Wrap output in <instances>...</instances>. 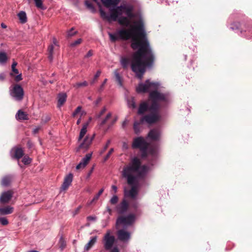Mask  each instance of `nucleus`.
I'll use <instances>...</instances> for the list:
<instances>
[{
	"label": "nucleus",
	"instance_id": "nucleus-25",
	"mask_svg": "<svg viewBox=\"0 0 252 252\" xmlns=\"http://www.w3.org/2000/svg\"><path fill=\"white\" fill-rule=\"evenodd\" d=\"M89 122L86 123L83 125V127L81 128L79 136L78 138V141H80L81 140V139L83 138V137L85 136V135L86 134L87 131V128L89 125Z\"/></svg>",
	"mask_w": 252,
	"mask_h": 252
},
{
	"label": "nucleus",
	"instance_id": "nucleus-45",
	"mask_svg": "<svg viewBox=\"0 0 252 252\" xmlns=\"http://www.w3.org/2000/svg\"><path fill=\"white\" fill-rule=\"evenodd\" d=\"M126 8V6L125 5H120L117 6L115 9L118 13L122 12L123 13V11H125V9Z\"/></svg>",
	"mask_w": 252,
	"mask_h": 252
},
{
	"label": "nucleus",
	"instance_id": "nucleus-61",
	"mask_svg": "<svg viewBox=\"0 0 252 252\" xmlns=\"http://www.w3.org/2000/svg\"><path fill=\"white\" fill-rule=\"evenodd\" d=\"M93 51L92 50H90L89 51V52L87 53V54L85 56V58H89L91 56H93Z\"/></svg>",
	"mask_w": 252,
	"mask_h": 252
},
{
	"label": "nucleus",
	"instance_id": "nucleus-33",
	"mask_svg": "<svg viewBox=\"0 0 252 252\" xmlns=\"http://www.w3.org/2000/svg\"><path fill=\"white\" fill-rule=\"evenodd\" d=\"M128 105L132 108H136V104L134 97H132L128 100Z\"/></svg>",
	"mask_w": 252,
	"mask_h": 252
},
{
	"label": "nucleus",
	"instance_id": "nucleus-36",
	"mask_svg": "<svg viewBox=\"0 0 252 252\" xmlns=\"http://www.w3.org/2000/svg\"><path fill=\"white\" fill-rule=\"evenodd\" d=\"M111 116H112L111 113H110V112L108 113L107 114L105 118L103 120H102V121H101V123L100 124V126H102L104 124H105L106 123V122H107V121L111 117Z\"/></svg>",
	"mask_w": 252,
	"mask_h": 252
},
{
	"label": "nucleus",
	"instance_id": "nucleus-18",
	"mask_svg": "<svg viewBox=\"0 0 252 252\" xmlns=\"http://www.w3.org/2000/svg\"><path fill=\"white\" fill-rule=\"evenodd\" d=\"M92 157V154H87L86 156L82 158L80 162L76 166V169H80L85 167L88 163Z\"/></svg>",
	"mask_w": 252,
	"mask_h": 252
},
{
	"label": "nucleus",
	"instance_id": "nucleus-6",
	"mask_svg": "<svg viewBox=\"0 0 252 252\" xmlns=\"http://www.w3.org/2000/svg\"><path fill=\"white\" fill-rule=\"evenodd\" d=\"M9 92L10 95L17 101H21L24 98V90L19 84H14L11 86Z\"/></svg>",
	"mask_w": 252,
	"mask_h": 252
},
{
	"label": "nucleus",
	"instance_id": "nucleus-13",
	"mask_svg": "<svg viewBox=\"0 0 252 252\" xmlns=\"http://www.w3.org/2000/svg\"><path fill=\"white\" fill-rule=\"evenodd\" d=\"M128 208L129 204L126 199H123L116 207L117 212L120 215H123L125 214Z\"/></svg>",
	"mask_w": 252,
	"mask_h": 252
},
{
	"label": "nucleus",
	"instance_id": "nucleus-32",
	"mask_svg": "<svg viewBox=\"0 0 252 252\" xmlns=\"http://www.w3.org/2000/svg\"><path fill=\"white\" fill-rule=\"evenodd\" d=\"M88 85L87 81H85L83 82H77L73 85L74 87L78 89L81 87H86Z\"/></svg>",
	"mask_w": 252,
	"mask_h": 252
},
{
	"label": "nucleus",
	"instance_id": "nucleus-63",
	"mask_svg": "<svg viewBox=\"0 0 252 252\" xmlns=\"http://www.w3.org/2000/svg\"><path fill=\"white\" fill-rule=\"evenodd\" d=\"M87 219L88 220H96V217L90 216L87 218Z\"/></svg>",
	"mask_w": 252,
	"mask_h": 252
},
{
	"label": "nucleus",
	"instance_id": "nucleus-64",
	"mask_svg": "<svg viewBox=\"0 0 252 252\" xmlns=\"http://www.w3.org/2000/svg\"><path fill=\"white\" fill-rule=\"evenodd\" d=\"M40 129V127H37L34 128L33 130V133L34 134L37 133L39 132Z\"/></svg>",
	"mask_w": 252,
	"mask_h": 252
},
{
	"label": "nucleus",
	"instance_id": "nucleus-50",
	"mask_svg": "<svg viewBox=\"0 0 252 252\" xmlns=\"http://www.w3.org/2000/svg\"><path fill=\"white\" fill-rule=\"evenodd\" d=\"M101 2L106 7H109L111 6V0H101Z\"/></svg>",
	"mask_w": 252,
	"mask_h": 252
},
{
	"label": "nucleus",
	"instance_id": "nucleus-3",
	"mask_svg": "<svg viewBox=\"0 0 252 252\" xmlns=\"http://www.w3.org/2000/svg\"><path fill=\"white\" fill-rule=\"evenodd\" d=\"M159 86L158 83L150 82L147 80L144 83L139 84L136 88V91L139 93H146L150 90H153L149 94L148 101L151 102L150 109H159L161 103H167L169 101V94L158 91Z\"/></svg>",
	"mask_w": 252,
	"mask_h": 252
},
{
	"label": "nucleus",
	"instance_id": "nucleus-22",
	"mask_svg": "<svg viewBox=\"0 0 252 252\" xmlns=\"http://www.w3.org/2000/svg\"><path fill=\"white\" fill-rule=\"evenodd\" d=\"M16 118L18 120H28L29 119L28 114L22 110L18 111L16 115Z\"/></svg>",
	"mask_w": 252,
	"mask_h": 252
},
{
	"label": "nucleus",
	"instance_id": "nucleus-30",
	"mask_svg": "<svg viewBox=\"0 0 252 252\" xmlns=\"http://www.w3.org/2000/svg\"><path fill=\"white\" fill-rule=\"evenodd\" d=\"M8 59L6 54L3 52H0V63H5Z\"/></svg>",
	"mask_w": 252,
	"mask_h": 252
},
{
	"label": "nucleus",
	"instance_id": "nucleus-2",
	"mask_svg": "<svg viewBox=\"0 0 252 252\" xmlns=\"http://www.w3.org/2000/svg\"><path fill=\"white\" fill-rule=\"evenodd\" d=\"M147 171V167L142 165L141 160L137 157L132 158L129 163L124 166L122 172L123 177L126 179L127 183L131 186L129 191H125V195L132 199H135L138 195V187L135 185L138 178L144 177Z\"/></svg>",
	"mask_w": 252,
	"mask_h": 252
},
{
	"label": "nucleus",
	"instance_id": "nucleus-20",
	"mask_svg": "<svg viewBox=\"0 0 252 252\" xmlns=\"http://www.w3.org/2000/svg\"><path fill=\"white\" fill-rule=\"evenodd\" d=\"M14 208L10 206H0V215L11 214L13 212Z\"/></svg>",
	"mask_w": 252,
	"mask_h": 252
},
{
	"label": "nucleus",
	"instance_id": "nucleus-39",
	"mask_svg": "<svg viewBox=\"0 0 252 252\" xmlns=\"http://www.w3.org/2000/svg\"><path fill=\"white\" fill-rule=\"evenodd\" d=\"M34 1L35 2V6L38 8H40L42 9H44V7L43 6V2H42V0H34Z\"/></svg>",
	"mask_w": 252,
	"mask_h": 252
},
{
	"label": "nucleus",
	"instance_id": "nucleus-10",
	"mask_svg": "<svg viewBox=\"0 0 252 252\" xmlns=\"http://www.w3.org/2000/svg\"><path fill=\"white\" fill-rule=\"evenodd\" d=\"M150 144L148 143L143 137L135 138L132 144L133 149H139L141 150L144 148L149 147Z\"/></svg>",
	"mask_w": 252,
	"mask_h": 252
},
{
	"label": "nucleus",
	"instance_id": "nucleus-62",
	"mask_svg": "<svg viewBox=\"0 0 252 252\" xmlns=\"http://www.w3.org/2000/svg\"><path fill=\"white\" fill-rule=\"evenodd\" d=\"M5 78V75L4 73H0V81H3Z\"/></svg>",
	"mask_w": 252,
	"mask_h": 252
},
{
	"label": "nucleus",
	"instance_id": "nucleus-38",
	"mask_svg": "<svg viewBox=\"0 0 252 252\" xmlns=\"http://www.w3.org/2000/svg\"><path fill=\"white\" fill-rule=\"evenodd\" d=\"M73 30H74V28H72L70 30H69L67 32V35H66L67 38H68L71 37L72 36H74L77 33V32L76 31L73 32Z\"/></svg>",
	"mask_w": 252,
	"mask_h": 252
},
{
	"label": "nucleus",
	"instance_id": "nucleus-54",
	"mask_svg": "<svg viewBox=\"0 0 252 252\" xmlns=\"http://www.w3.org/2000/svg\"><path fill=\"white\" fill-rule=\"evenodd\" d=\"M106 107H104L101 110V111L97 115V117L98 118H100L102 115H103L105 112H106Z\"/></svg>",
	"mask_w": 252,
	"mask_h": 252
},
{
	"label": "nucleus",
	"instance_id": "nucleus-31",
	"mask_svg": "<svg viewBox=\"0 0 252 252\" xmlns=\"http://www.w3.org/2000/svg\"><path fill=\"white\" fill-rule=\"evenodd\" d=\"M148 151L149 155H150L154 157L157 156V151L155 147L149 146Z\"/></svg>",
	"mask_w": 252,
	"mask_h": 252
},
{
	"label": "nucleus",
	"instance_id": "nucleus-16",
	"mask_svg": "<svg viewBox=\"0 0 252 252\" xmlns=\"http://www.w3.org/2000/svg\"><path fill=\"white\" fill-rule=\"evenodd\" d=\"M150 104L149 105L147 101H143L140 105L138 110V114L139 115H142L147 111H150Z\"/></svg>",
	"mask_w": 252,
	"mask_h": 252
},
{
	"label": "nucleus",
	"instance_id": "nucleus-17",
	"mask_svg": "<svg viewBox=\"0 0 252 252\" xmlns=\"http://www.w3.org/2000/svg\"><path fill=\"white\" fill-rule=\"evenodd\" d=\"M73 179V175L71 173L66 176L64 179L63 183L61 187L62 190H66L71 185Z\"/></svg>",
	"mask_w": 252,
	"mask_h": 252
},
{
	"label": "nucleus",
	"instance_id": "nucleus-51",
	"mask_svg": "<svg viewBox=\"0 0 252 252\" xmlns=\"http://www.w3.org/2000/svg\"><path fill=\"white\" fill-rule=\"evenodd\" d=\"M85 4L87 6L88 8H89L90 9H92V10H94V8L92 3H91L90 1L87 0L85 1Z\"/></svg>",
	"mask_w": 252,
	"mask_h": 252
},
{
	"label": "nucleus",
	"instance_id": "nucleus-24",
	"mask_svg": "<svg viewBox=\"0 0 252 252\" xmlns=\"http://www.w3.org/2000/svg\"><path fill=\"white\" fill-rule=\"evenodd\" d=\"M97 240V237L94 236L91 238L90 241L85 246L84 250L88 251L95 244Z\"/></svg>",
	"mask_w": 252,
	"mask_h": 252
},
{
	"label": "nucleus",
	"instance_id": "nucleus-47",
	"mask_svg": "<svg viewBox=\"0 0 252 252\" xmlns=\"http://www.w3.org/2000/svg\"><path fill=\"white\" fill-rule=\"evenodd\" d=\"M101 71L100 70H98L95 75H94V79L91 82L92 84H94L97 80V78L99 77Z\"/></svg>",
	"mask_w": 252,
	"mask_h": 252
},
{
	"label": "nucleus",
	"instance_id": "nucleus-56",
	"mask_svg": "<svg viewBox=\"0 0 252 252\" xmlns=\"http://www.w3.org/2000/svg\"><path fill=\"white\" fill-rule=\"evenodd\" d=\"M12 72L10 74L11 76H13V73L16 74L19 73V71L16 67L12 68Z\"/></svg>",
	"mask_w": 252,
	"mask_h": 252
},
{
	"label": "nucleus",
	"instance_id": "nucleus-26",
	"mask_svg": "<svg viewBox=\"0 0 252 252\" xmlns=\"http://www.w3.org/2000/svg\"><path fill=\"white\" fill-rule=\"evenodd\" d=\"M143 123V121H141V119L139 121L134 122L133 124V129L135 134H138L140 132V126Z\"/></svg>",
	"mask_w": 252,
	"mask_h": 252
},
{
	"label": "nucleus",
	"instance_id": "nucleus-40",
	"mask_svg": "<svg viewBox=\"0 0 252 252\" xmlns=\"http://www.w3.org/2000/svg\"><path fill=\"white\" fill-rule=\"evenodd\" d=\"M115 76L116 81L118 83V84L120 86H122V78L119 74L117 72L115 71Z\"/></svg>",
	"mask_w": 252,
	"mask_h": 252
},
{
	"label": "nucleus",
	"instance_id": "nucleus-37",
	"mask_svg": "<svg viewBox=\"0 0 252 252\" xmlns=\"http://www.w3.org/2000/svg\"><path fill=\"white\" fill-rule=\"evenodd\" d=\"M59 244L60 245V248H61L62 250H63L65 247V246H66L65 241L63 237H61L60 238Z\"/></svg>",
	"mask_w": 252,
	"mask_h": 252
},
{
	"label": "nucleus",
	"instance_id": "nucleus-27",
	"mask_svg": "<svg viewBox=\"0 0 252 252\" xmlns=\"http://www.w3.org/2000/svg\"><path fill=\"white\" fill-rule=\"evenodd\" d=\"M118 21L122 26L127 27L130 24V21L126 17H121L118 19Z\"/></svg>",
	"mask_w": 252,
	"mask_h": 252
},
{
	"label": "nucleus",
	"instance_id": "nucleus-12",
	"mask_svg": "<svg viewBox=\"0 0 252 252\" xmlns=\"http://www.w3.org/2000/svg\"><path fill=\"white\" fill-rule=\"evenodd\" d=\"M95 137V134H94L92 136L87 135L83 141L79 146L77 150L79 151L81 150H84L85 151L87 150L90 145H91L93 140Z\"/></svg>",
	"mask_w": 252,
	"mask_h": 252
},
{
	"label": "nucleus",
	"instance_id": "nucleus-1",
	"mask_svg": "<svg viewBox=\"0 0 252 252\" xmlns=\"http://www.w3.org/2000/svg\"><path fill=\"white\" fill-rule=\"evenodd\" d=\"M136 26L131 30L122 29L115 34L109 33L110 40L115 42L119 38L127 40L132 39L131 47L133 50L139 49L132 55V59L126 57H122L120 63L124 69L130 65L131 69L136 77L141 79L147 67H151L154 64L155 56L146 37L143 22L140 20L135 23Z\"/></svg>",
	"mask_w": 252,
	"mask_h": 252
},
{
	"label": "nucleus",
	"instance_id": "nucleus-23",
	"mask_svg": "<svg viewBox=\"0 0 252 252\" xmlns=\"http://www.w3.org/2000/svg\"><path fill=\"white\" fill-rule=\"evenodd\" d=\"M58 106L60 107L66 101L67 95L65 93H61L58 94Z\"/></svg>",
	"mask_w": 252,
	"mask_h": 252
},
{
	"label": "nucleus",
	"instance_id": "nucleus-57",
	"mask_svg": "<svg viewBox=\"0 0 252 252\" xmlns=\"http://www.w3.org/2000/svg\"><path fill=\"white\" fill-rule=\"evenodd\" d=\"M119 2V0H111V6H116Z\"/></svg>",
	"mask_w": 252,
	"mask_h": 252
},
{
	"label": "nucleus",
	"instance_id": "nucleus-53",
	"mask_svg": "<svg viewBox=\"0 0 252 252\" xmlns=\"http://www.w3.org/2000/svg\"><path fill=\"white\" fill-rule=\"evenodd\" d=\"M110 142H111L110 140H108L107 141L105 146L104 147L103 149L100 152V154H103L107 150V149L108 148V147H109V145L110 144Z\"/></svg>",
	"mask_w": 252,
	"mask_h": 252
},
{
	"label": "nucleus",
	"instance_id": "nucleus-55",
	"mask_svg": "<svg viewBox=\"0 0 252 252\" xmlns=\"http://www.w3.org/2000/svg\"><path fill=\"white\" fill-rule=\"evenodd\" d=\"M22 80V77L21 74H18L17 75H16L14 77V80L16 82H19Z\"/></svg>",
	"mask_w": 252,
	"mask_h": 252
},
{
	"label": "nucleus",
	"instance_id": "nucleus-21",
	"mask_svg": "<svg viewBox=\"0 0 252 252\" xmlns=\"http://www.w3.org/2000/svg\"><path fill=\"white\" fill-rule=\"evenodd\" d=\"M24 155V153L22 149L21 148H16L14 150V153L12 156V157L18 160Z\"/></svg>",
	"mask_w": 252,
	"mask_h": 252
},
{
	"label": "nucleus",
	"instance_id": "nucleus-4",
	"mask_svg": "<svg viewBox=\"0 0 252 252\" xmlns=\"http://www.w3.org/2000/svg\"><path fill=\"white\" fill-rule=\"evenodd\" d=\"M150 113L145 115L141 118V121L143 123L146 122L148 124L151 125L158 122L161 119V115L159 112V109L153 110L150 109Z\"/></svg>",
	"mask_w": 252,
	"mask_h": 252
},
{
	"label": "nucleus",
	"instance_id": "nucleus-46",
	"mask_svg": "<svg viewBox=\"0 0 252 252\" xmlns=\"http://www.w3.org/2000/svg\"><path fill=\"white\" fill-rule=\"evenodd\" d=\"M103 191H104V189L102 188V189H100L99 190V191H98V192L97 193V194H96L95 195V196L94 197L93 201L97 200L98 199V198L99 197V196L103 192Z\"/></svg>",
	"mask_w": 252,
	"mask_h": 252
},
{
	"label": "nucleus",
	"instance_id": "nucleus-41",
	"mask_svg": "<svg viewBox=\"0 0 252 252\" xmlns=\"http://www.w3.org/2000/svg\"><path fill=\"white\" fill-rule=\"evenodd\" d=\"M82 42V39L81 38H79L74 42H73L70 43V46L72 47H74L75 46H77V45H79Z\"/></svg>",
	"mask_w": 252,
	"mask_h": 252
},
{
	"label": "nucleus",
	"instance_id": "nucleus-59",
	"mask_svg": "<svg viewBox=\"0 0 252 252\" xmlns=\"http://www.w3.org/2000/svg\"><path fill=\"white\" fill-rule=\"evenodd\" d=\"M107 81V79H105L104 80L103 82L102 83V84H101V85L100 86V88L99 89V91H100H100H102V90H103V88H104V86L105 84L106 83Z\"/></svg>",
	"mask_w": 252,
	"mask_h": 252
},
{
	"label": "nucleus",
	"instance_id": "nucleus-28",
	"mask_svg": "<svg viewBox=\"0 0 252 252\" xmlns=\"http://www.w3.org/2000/svg\"><path fill=\"white\" fill-rule=\"evenodd\" d=\"M18 16L20 20L21 23H25L27 21V16L25 12L21 11L18 14Z\"/></svg>",
	"mask_w": 252,
	"mask_h": 252
},
{
	"label": "nucleus",
	"instance_id": "nucleus-52",
	"mask_svg": "<svg viewBox=\"0 0 252 252\" xmlns=\"http://www.w3.org/2000/svg\"><path fill=\"white\" fill-rule=\"evenodd\" d=\"M114 152V149L111 148L110 149L109 152L107 153L106 156L104 157V161H106L108 160V159L109 158L111 155L112 154V153Z\"/></svg>",
	"mask_w": 252,
	"mask_h": 252
},
{
	"label": "nucleus",
	"instance_id": "nucleus-60",
	"mask_svg": "<svg viewBox=\"0 0 252 252\" xmlns=\"http://www.w3.org/2000/svg\"><path fill=\"white\" fill-rule=\"evenodd\" d=\"M81 206H79V207H78L74 211V213H73V216H75L77 214H78L79 213V212H80V210L81 208Z\"/></svg>",
	"mask_w": 252,
	"mask_h": 252
},
{
	"label": "nucleus",
	"instance_id": "nucleus-5",
	"mask_svg": "<svg viewBox=\"0 0 252 252\" xmlns=\"http://www.w3.org/2000/svg\"><path fill=\"white\" fill-rule=\"evenodd\" d=\"M115 242V238L114 236L111 234V232L110 230H108L103 238V244L104 249L106 250H111L110 252H111L115 248L119 249L117 247H114L112 249ZM119 252H120V251H119Z\"/></svg>",
	"mask_w": 252,
	"mask_h": 252
},
{
	"label": "nucleus",
	"instance_id": "nucleus-42",
	"mask_svg": "<svg viewBox=\"0 0 252 252\" xmlns=\"http://www.w3.org/2000/svg\"><path fill=\"white\" fill-rule=\"evenodd\" d=\"M240 26L239 22H234L231 25L230 29L232 30H238Z\"/></svg>",
	"mask_w": 252,
	"mask_h": 252
},
{
	"label": "nucleus",
	"instance_id": "nucleus-43",
	"mask_svg": "<svg viewBox=\"0 0 252 252\" xmlns=\"http://www.w3.org/2000/svg\"><path fill=\"white\" fill-rule=\"evenodd\" d=\"M125 11L128 17L132 18L133 16L131 8L126 6V8L125 9Z\"/></svg>",
	"mask_w": 252,
	"mask_h": 252
},
{
	"label": "nucleus",
	"instance_id": "nucleus-29",
	"mask_svg": "<svg viewBox=\"0 0 252 252\" xmlns=\"http://www.w3.org/2000/svg\"><path fill=\"white\" fill-rule=\"evenodd\" d=\"M54 49V46L53 44H51L48 46V58L50 62H52L53 59V51Z\"/></svg>",
	"mask_w": 252,
	"mask_h": 252
},
{
	"label": "nucleus",
	"instance_id": "nucleus-58",
	"mask_svg": "<svg viewBox=\"0 0 252 252\" xmlns=\"http://www.w3.org/2000/svg\"><path fill=\"white\" fill-rule=\"evenodd\" d=\"M52 44H53L54 45V46H57L58 47H59V43H58V41H57V40L56 39V38L54 37L53 38V43Z\"/></svg>",
	"mask_w": 252,
	"mask_h": 252
},
{
	"label": "nucleus",
	"instance_id": "nucleus-44",
	"mask_svg": "<svg viewBox=\"0 0 252 252\" xmlns=\"http://www.w3.org/2000/svg\"><path fill=\"white\" fill-rule=\"evenodd\" d=\"M118 197L117 195H114L110 200V202L112 205L116 204L118 201Z\"/></svg>",
	"mask_w": 252,
	"mask_h": 252
},
{
	"label": "nucleus",
	"instance_id": "nucleus-7",
	"mask_svg": "<svg viewBox=\"0 0 252 252\" xmlns=\"http://www.w3.org/2000/svg\"><path fill=\"white\" fill-rule=\"evenodd\" d=\"M135 215L133 214H129L126 216L122 215L118 217L116 220V225H124L126 226H130L135 221Z\"/></svg>",
	"mask_w": 252,
	"mask_h": 252
},
{
	"label": "nucleus",
	"instance_id": "nucleus-11",
	"mask_svg": "<svg viewBox=\"0 0 252 252\" xmlns=\"http://www.w3.org/2000/svg\"><path fill=\"white\" fill-rule=\"evenodd\" d=\"M161 136V130L159 128H153L149 132L147 138L154 141H159Z\"/></svg>",
	"mask_w": 252,
	"mask_h": 252
},
{
	"label": "nucleus",
	"instance_id": "nucleus-35",
	"mask_svg": "<svg viewBox=\"0 0 252 252\" xmlns=\"http://www.w3.org/2000/svg\"><path fill=\"white\" fill-rule=\"evenodd\" d=\"M22 162L25 165L29 164L31 161L32 159L29 156H25L22 160Z\"/></svg>",
	"mask_w": 252,
	"mask_h": 252
},
{
	"label": "nucleus",
	"instance_id": "nucleus-49",
	"mask_svg": "<svg viewBox=\"0 0 252 252\" xmlns=\"http://www.w3.org/2000/svg\"><path fill=\"white\" fill-rule=\"evenodd\" d=\"M81 106H78L72 113V117H75L79 113L81 112Z\"/></svg>",
	"mask_w": 252,
	"mask_h": 252
},
{
	"label": "nucleus",
	"instance_id": "nucleus-48",
	"mask_svg": "<svg viewBox=\"0 0 252 252\" xmlns=\"http://www.w3.org/2000/svg\"><path fill=\"white\" fill-rule=\"evenodd\" d=\"M0 223L2 225H6L8 224V221L7 219L5 218H0Z\"/></svg>",
	"mask_w": 252,
	"mask_h": 252
},
{
	"label": "nucleus",
	"instance_id": "nucleus-19",
	"mask_svg": "<svg viewBox=\"0 0 252 252\" xmlns=\"http://www.w3.org/2000/svg\"><path fill=\"white\" fill-rule=\"evenodd\" d=\"M13 180V176L7 175L3 176L1 180V185L3 187H8L10 185Z\"/></svg>",
	"mask_w": 252,
	"mask_h": 252
},
{
	"label": "nucleus",
	"instance_id": "nucleus-14",
	"mask_svg": "<svg viewBox=\"0 0 252 252\" xmlns=\"http://www.w3.org/2000/svg\"><path fill=\"white\" fill-rule=\"evenodd\" d=\"M117 235L118 240L124 243L127 242L131 237L130 233L123 229L118 230Z\"/></svg>",
	"mask_w": 252,
	"mask_h": 252
},
{
	"label": "nucleus",
	"instance_id": "nucleus-8",
	"mask_svg": "<svg viewBox=\"0 0 252 252\" xmlns=\"http://www.w3.org/2000/svg\"><path fill=\"white\" fill-rule=\"evenodd\" d=\"M110 15L108 16L106 13L101 8L99 9V12L101 18L104 20H107L109 22H110L111 20L116 21L118 20V16L122 14V12L118 13L115 8L110 9Z\"/></svg>",
	"mask_w": 252,
	"mask_h": 252
},
{
	"label": "nucleus",
	"instance_id": "nucleus-34",
	"mask_svg": "<svg viewBox=\"0 0 252 252\" xmlns=\"http://www.w3.org/2000/svg\"><path fill=\"white\" fill-rule=\"evenodd\" d=\"M148 147L144 148L142 149L140 151L141 152V157L143 158H145L148 157L149 155L148 151Z\"/></svg>",
	"mask_w": 252,
	"mask_h": 252
},
{
	"label": "nucleus",
	"instance_id": "nucleus-9",
	"mask_svg": "<svg viewBox=\"0 0 252 252\" xmlns=\"http://www.w3.org/2000/svg\"><path fill=\"white\" fill-rule=\"evenodd\" d=\"M110 15L108 16L106 13L101 8L99 9V12L101 18L104 20H107L109 22H110L111 20L116 21L118 20V16L122 14V12L118 13L115 8L110 9Z\"/></svg>",
	"mask_w": 252,
	"mask_h": 252
},
{
	"label": "nucleus",
	"instance_id": "nucleus-15",
	"mask_svg": "<svg viewBox=\"0 0 252 252\" xmlns=\"http://www.w3.org/2000/svg\"><path fill=\"white\" fill-rule=\"evenodd\" d=\"M13 195V191L11 190L3 192L0 196V203L1 204L8 203L12 199Z\"/></svg>",
	"mask_w": 252,
	"mask_h": 252
}]
</instances>
